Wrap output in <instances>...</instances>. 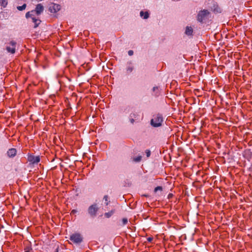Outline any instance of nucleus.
Listing matches in <instances>:
<instances>
[{
	"label": "nucleus",
	"mask_w": 252,
	"mask_h": 252,
	"mask_svg": "<svg viewBox=\"0 0 252 252\" xmlns=\"http://www.w3.org/2000/svg\"><path fill=\"white\" fill-rule=\"evenodd\" d=\"M128 54L129 56H132L133 54V51L132 50H129L128 52Z\"/></svg>",
	"instance_id": "obj_24"
},
{
	"label": "nucleus",
	"mask_w": 252,
	"mask_h": 252,
	"mask_svg": "<svg viewBox=\"0 0 252 252\" xmlns=\"http://www.w3.org/2000/svg\"><path fill=\"white\" fill-rule=\"evenodd\" d=\"M77 211L76 210H72L70 213V214L72 215H74L76 213H77Z\"/></svg>",
	"instance_id": "obj_22"
},
{
	"label": "nucleus",
	"mask_w": 252,
	"mask_h": 252,
	"mask_svg": "<svg viewBox=\"0 0 252 252\" xmlns=\"http://www.w3.org/2000/svg\"><path fill=\"white\" fill-rule=\"evenodd\" d=\"M26 6H27V4L26 3H24L22 6H17V8L19 11H22V10L25 9V8H26Z\"/></svg>",
	"instance_id": "obj_16"
},
{
	"label": "nucleus",
	"mask_w": 252,
	"mask_h": 252,
	"mask_svg": "<svg viewBox=\"0 0 252 252\" xmlns=\"http://www.w3.org/2000/svg\"><path fill=\"white\" fill-rule=\"evenodd\" d=\"M147 157H149L151 155V152L149 150H146L145 151Z\"/></svg>",
	"instance_id": "obj_21"
},
{
	"label": "nucleus",
	"mask_w": 252,
	"mask_h": 252,
	"mask_svg": "<svg viewBox=\"0 0 252 252\" xmlns=\"http://www.w3.org/2000/svg\"><path fill=\"white\" fill-rule=\"evenodd\" d=\"M168 196H171L170 194H168Z\"/></svg>",
	"instance_id": "obj_32"
},
{
	"label": "nucleus",
	"mask_w": 252,
	"mask_h": 252,
	"mask_svg": "<svg viewBox=\"0 0 252 252\" xmlns=\"http://www.w3.org/2000/svg\"><path fill=\"white\" fill-rule=\"evenodd\" d=\"M33 13H34V11L33 10L28 12L26 14V17L27 18H31L32 19V17H33Z\"/></svg>",
	"instance_id": "obj_14"
},
{
	"label": "nucleus",
	"mask_w": 252,
	"mask_h": 252,
	"mask_svg": "<svg viewBox=\"0 0 252 252\" xmlns=\"http://www.w3.org/2000/svg\"><path fill=\"white\" fill-rule=\"evenodd\" d=\"M123 225H125V224L126 223V222H127V221H123Z\"/></svg>",
	"instance_id": "obj_27"
},
{
	"label": "nucleus",
	"mask_w": 252,
	"mask_h": 252,
	"mask_svg": "<svg viewBox=\"0 0 252 252\" xmlns=\"http://www.w3.org/2000/svg\"><path fill=\"white\" fill-rule=\"evenodd\" d=\"M58 252V249H56V252Z\"/></svg>",
	"instance_id": "obj_29"
},
{
	"label": "nucleus",
	"mask_w": 252,
	"mask_h": 252,
	"mask_svg": "<svg viewBox=\"0 0 252 252\" xmlns=\"http://www.w3.org/2000/svg\"><path fill=\"white\" fill-rule=\"evenodd\" d=\"M7 5V1L6 0H0V5H1L3 8L5 7Z\"/></svg>",
	"instance_id": "obj_15"
},
{
	"label": "nucleus",
	"mask_w": 252,
	"mask_h": 252,
	"mask_svg": "<svg viewBox=\"0 0 252 252\" xmlns=\"http://www.w3.org/2000/svg\"><path fill=\"white\" fill-rule=\"evenodd\" d=\"M193 32L192 29L190 27H187L186 29L185 33L186 34L190 35Z\"/></svg>",
	"instance_id": "obj_12"
},
{
	"label": "nucleus",
	"mask_w": 252,
	"mask_h": 252,
	"mask_svg": "<svg viewBox=\"0 0 252 252\" xmlns=\"http://www.w3.org/2000/svg\"><path fill=\"white\" fill-rule=\"evenodd\" d=\"M141 159H142V157L141 156H139L137 157L133 158L132 160L133 161H134L135 162H138L141 161Z\"/></svg>",
	"instance_id": "obj_17"
},
{
	"label": "nucleus",
	"mask_w": 252,
	"mask_h": 252,
	"mask_svg": "<svg viewBox=\"0 0 252 252\" xmlns=\"http://www.w3.org/2000/svg\"><path fill=\"white\" fill-rule=\"evenodd\" d=\"M28 160L32 164L37 163L40 161V158L39 156L30 155L28 157Z\"/></svg>",
	"instance_id": "obj_7"
},
{
	"label": "nucleus",
	"mask_w": 252,
	"mask_h": 252,
	"mask_svg": "<svg viewBox=\"0 0 252 252\" xmlns=\"http://www.w3.org/2000/svg\"><path fill=\"white\" fill-rule=\"evenodd\" d=\"M140 16L141 17H143V18L145 19H147L149 17V13L148 12H143L141 11L140 13Z\"/></svg>",
	"instance_id": "obj_13"
},
{
	"label": "nucleus",
	"mask_w": 252,
	"mask_h": 252,
	"mask_svg": "<svg viewBox=\"0 0 252 252\" xmlns=\"http://www.w3.org/2000/svg\"><path fill=\"white\" fill-rule=\"evenodd\" d=\"M32 22L34 23V28H35L38 26L40 24L41 21L39 19H36L35 17H32Z\"/></svg>",
	"instance_id": "obj_11"
},
{
	"label": "nucleus",
	"mask_w": 252,
	"mask_h": 252,
	"mask_svg": "<svg viewBox=\"0 0 252 252\" xmlns=\"http://www.w3.org/2000/svg\"><path fill=\"white\" fill-rule=\"evenodd\" d=\"M122 220H124V221L127 220V219H123Z\"/></svg>",
	"instance_id": "obj_28"
},
{
	"label": "nucleus",
	"mask_w": 252,
	"mask_h": 252,
	"mask_svg": "<svg viewBox=\"0 0 252 252\" xmlns=\"http://www.w3.org/2000/svg\"><path fill=\"white\" fill-rule=\"evenodd\" d=\"M9 46H7L6 47L7 51L11 54H14L16 51V42L12 40L9 42Z\"/></svg>",
	"instance_id": "obj_5"
},
{
	"label": "nucleus",
	"mask_w": 252,
	"mask_h": 252,
	"mask_svg": "<svg viewBox=\"0 0 252 252\" xmlns=\"http://www.w3.org/2000/svg\"><path fill=\"white\" fill-rule=\"evenodd\" d=\"M17 151L15 148H11L8 150L7 152V156L9 158H13L16 155Z\"/></svg>",
	"instance_id": "obj_9"
},
{
	"label": "nucleus",
	"mask_w": 252,
	"mask_h": 252,
	"mask_svg": "<svg viewBox=\"0 0 252 252\" xmlns=\"http://www.w3.org/2000/svg\"><path fill=\"white\" fill-rule=\"evenodd\" d=\"M98 210L99 208L98 205L96 203H94L89 207L88 212L91 217H94L96 216Z\"/></svg>",
	"instance_id": "obj_2"
},
{
	"label": "nucleus",
	"mask_w": 252,
	"mask_h": 252,
	"mask_svg": "<svg viewBox=\"0 0 252 252\" xmlns=\"http://www.w3.org/2000/svg\"><path fill=\"white\" fill-rule=\"evenodd\" d=\"M133 70V67L131 65L128 66L126 68V71L128 73H130Z\"/></svg>",
	"instance_id": "obj_19"
},
{
	"label": "nucleus",
	"mask_w": 252,
	"mask_h": 252,
	"mask_svg": "<svg viewBox=\"0 0 252 252\" xmlns=\"http://www.w3.org/2000/svg\"><path fill=\"white\" fill-rule=\"evenodd\" d=\"M162 122L163 118L162 115L157 114L153 116V118L151 121V124L154 127H158L161 125Z\"/></svg>",
	"instance_id": "obj_1"
},
{
	"label": "nucleus",
	"mask_w": 252,
	"mask_h": 252,
	"mask_svg": "<svg viewBox=\"0 0 252 252\" xmlns=\"http://www.w3.org/2000/svg\"><path fill=\"white\" fill-rule=\"evenodd\" d=\"M61 6L60 4L52 3L50 5L49 9L51 13H55L59 11L61 9Z\"/></svg>",
	"instance_id": "obj_6"
},
{
	"label": "nucleus",
	"mask_w": 252,
	"mask_h": 252,
	"mask_svg": "<svg viewBox=\"0 0 252 252\" xmlns=\"http://www.w3.org/2000/svg\"><path fill=\"white\" fill-rule=\"evenodd\" d=\"M209 13V12L207 10L204 9L201 10L198 14L197 20L200 22H202Z\"/></svg>",
	"instance_id": "obj_4"
},
{
	"label": "nucleus",
	"mask_w": 252,
	"mask_h": 252,
	"mask_svg": "<svg viewBox=\"0 0 252 252\" xmlns=\"http://www.w3.org/2000/svg\"><path fill=\"white\" fill-rule=\"evenodd\" d=\"M43 10H44V7H43V5L40 3V4H38L36 5L35 10H34L33 11H34V12H35L36 14L37 15H38L40 14L43 12Z\"/></svg>",
	"instance_id": "obj_8"
},
{
	"label": "nucleus",
	"mask_w": 252,
	"mask_h": 252,
	"mask_svg": "<svg viewBox=\"0 0 252 252\" xmlns=\"http://www.w3.org/2000/svg\"><path fill=\"white\" fill-rule=\"evenodd\" d=\"M108 196L106 195L104 196L103 199L105 200V204L106 205H108L110 201L108 200Z\"/></svg>",
	"instance_id": "obj_18"
},
{
	"label": "nucleus",
	"mask_w": 252,
	"mask_h": 252,
	"mask_svg": "<svg viewBox=\"0 0 252 252\" xmlns=\"http://www.w3.org/2000/svg\"><path fill=\"white\" fill-rule=\"evenodd\" d=\"M158 87H154L153 88V91H155L156 90H158Z\"/></svg>",
	"instance_id": "obj_25"
},
{
	"label": "nucleus",
	"mask_w": 252,
	"mask_h": 252,
	"mask_svg": "<svg viewBox=\"0 0 252 252\" xmlns=\"http://www.w3.org/2000/svg\"><path fill=\"white\" fill-rule=\"evenodd\" d=\"M134 119H131L130 120V122H131L132 123H133L134 122Z\"/></svg>",
	"instance_id": "obj_26"
},
{
	"label": "nucleus",
	"mask_w": 252,
	"mask_h": 252,
	"mask_svg": "<svg viewBox=\"0 0 252 252\" xmlns=\"http://www.w3.org/2000/svg\"><path fill=\"white\" fill-rule=\"evenodd\" d=\"M153 237H149L147 238V241L149 242H151L153 241Z\"/></svg>",
	"instance_id": "obj_23"
},
{
	"label": "nucleus",
	"mask_w": 252,
	"mask_h": 252,
	"mask_svg": "<svg viewBox=\"0 0 252 252\" xmlns=\"http://www.w3.org/2000/svg\"><path fill=\"white\" fill-rule=\"evenodd\" d=\"M168 196H171L170 194H168Z\"/></svg>",
	"instance_id": "obj_30"
},
{
	"label": "nucleus",
	"mask_w": 252,
	"mask_h": 252,
	"mask_svg": "<svg viewBox=\"0 0 252 252\" xmlns=\"http://www.w3.org/2000/svg\"><path fill=\"white\" fill-rule=\"evenodd\" d=\"M115 212V209H112L108 212L105 213L104 214V216L105 218L108 219V218H110L114 214Z\"/></svg>",
	"instance_id": "obj_10"
},
{
	"label": "nucleus",
	"mask_w": 252,
	"mask_h": 252,
	"mask_svg": "<svg viewBox=\"0 0 252 252\" xmlns=\"http://www.w3.org/2000/svg\"><path fill=\"white\" fill-rule=\"evenodd\" d=\"M70 240L74 243L78 244L82 241L83 238L80 234L75 233L70 235Z\"/></svg>",
	"instance_id": "obj_3"
},
{
	"label": "nucleus",
	"mask_w": 252,
	"mask_h": 252,
	"mask_svg": "<svg viewBox=\"0 0 252 252\" xmlns=\"http://www.w3.org/2000/svg\"><path fill=\"white\" fill-rule=\"evenodd\" d=\"M168 196H171L170 194H168Z\"/></svg>",
	"instance_id": "obj_31"
},
{
	"label": "nucleus",
	"mask_w": 252,
	"mask_h": 252,
	"mask_svg": "<svg viewBox=\"0 0 252 252\" xmlns=\"http://www.w3.org/2000/svg\"><path fill=\"white\" fill-rule=\"evenodd\" d=\"M162 188L160 186H158V187H157L155 189V192H157L158 191V190H162Z\"/></svg>",
	"instance_id": "obj_20"
}]
</instances>
